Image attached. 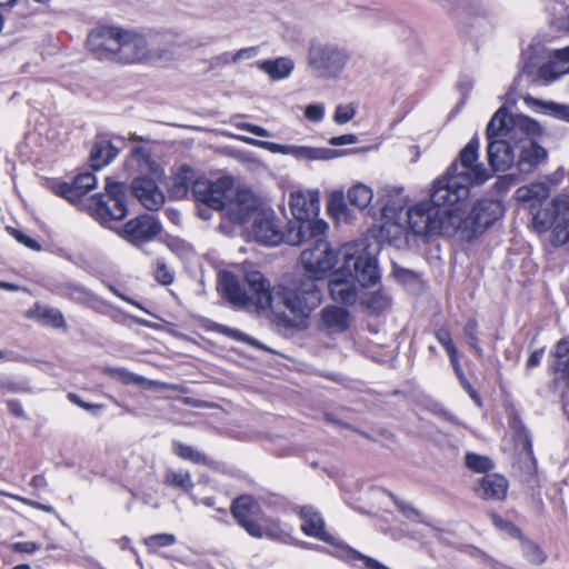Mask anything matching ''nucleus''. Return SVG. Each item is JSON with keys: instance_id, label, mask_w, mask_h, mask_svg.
Instances as JSON below:
<instances>
[{"instance_id": "1", "label": "nucleus", "mask_w": 569, "mask_h": 569, "mask_svg": "<svg viewBox=\"0 0 569 569\" xmlns=\"http://www.w3.org/2000/svg\"><path fill=\"white\" fill-rule=\"evenodd\" d=\"M306 273L270 287L269 280L260 271L248 272L243 283L232 272L226 271L219 277V286L229 301L242 306L253 303L261 309L269 308L278 326L305 330L312 312L323 300L318 284L323 278Z\"/></svg>"}, {"instance_id": "2", "label": "nucleus", "mask_w": 569, "mask_h": 569, "mask_svg": "<svg viewBox=\"0 0 569 569\" xmlns=\"http://www.w3.org/2000/svg\"><path fill=\"white\" fill-rule=\"evenodd\" d=\"M289 204L296 219L288 222L289 244L300 246L310 242L311 247L301 252L300 262L306 272L316 278H325L337 263V252L326 240L328 223L315 219L319 209L318 200L296 192L291 193Z\"/></svg>"}, {"instance_id": "3", "label": "nucleus", "mask_w": 569, "mask_h": 569, "mask_svg": "<svg viewBox=\"0 0 569 569\" xmlns=\"http://www.w3.org/2000/svg\"><path fill=\"white\" fill-rule=\"evenodd\" d=\"M455 189H442L436 192L439 204H450L452 212L449 221L455 229V236L471 242L483 234L490 227L505 216V204L501 199L482 197L470 203V180L462 178L456 182Z\"/></svg>"}, {"instance_id": "4", "label": "nucleus", "mask_w": 569, "mask_h": 569, "mask_svg": "<svg viewBox=\"0 0 569 569\" xmlns=\"http://www.w3.org/2000/svg\"><path fill=\"white\" fill-rule=\"evenodd\" d=\"M86 48L97 60L121 64L137 63L150 56L143 33L110 23H98L91 28Z\"/></svg>"}, {"instance_id": "5", "label": "nucleus", "mask_w": 569, "mask_h": 569, "mask_svg": "<svg viewBox=\"0 0 569 569\" xmlns=\"http://www.w3.org/2000/svg\"><path fill=\"white\" fill-rule=\"evenodd\" d=\"M301 520L300 530L333 547V556L356 569H390L380 561L361 553L326 530L322 515L313 506L306 505L296 511Z\"/></svg>"}, {"instance_id": "6", "label": "nucleus", "mask_w": 569, "mask_h": 569, "mask_svg": "<svg viewBox=\"0 0 569 569\" xmlns=\"http://www.w3.org/2000/svg\"><path fill=\"white\" fill-rule=\"evenodd\" d=\"M445 180H435L431 188L430 200L420 201L411 206L407 211V224L412 234L423 238L433 236L455 237V229L449 221L452 207L439 204L435 198L436 192L442 189L451 190L443 183Z\"/></svg>"}, {"instance_id": "7", "label": "nucleus", "mask_w": 569, "mask_h": 569, "mask_svg": "<svg viewBox=\"0 0 569 569\" xmlns=\"http://www.w3.org/2000/svg\"><path fill=\"white\" fill-rule=\"evenodd\" d=\"M479 151V139L472 137L469 142L459 152L458 158L448 167L446 172L436 180H445L451 189H455L456 182H462V178L470 180V188L476 184H482L490 178V173L482 164L477 163Z\"/></svg>"}, {"instance_id": "8", "label": "nucleus", "mask_w": 569, "mask_h": 569, "mask_svg": "<svg viewBox=\"0 0 569 569\" xmlns=\"http://www.w3.org/2000/svg\"><path fill=\"white\" fill-rule=\"evenodd\" d=\"M507 110L503 107L499 108L490 119L486 129L487 139L489 140L487 148L488 161L495 171H505L515 163V140L507 141L495 139L507 129Z\"/></svg>"}, {"instance_id": "9", "label": "nucleus", "mask_w": 569, "mask_h": 569, "mask_svg": "<svg viewBox=\"0 0 569 569\" xmlns=\"http://www.w3.org/2000/svg\"><path fill=\"white\" fill-rule=\"evenodd\" d=\"M91 210L101 224L124 219L128 214L126 186L107 181L106 193L93 199Z\"/></svg>"}, {"instance_id": "10", "label": "nucleus", "mask_w": 569, "mask_h": 569, "mask_svg": "<svg viewBox=\"0 0 569 569\" xmlns=\"http://www.w3.org/2000/svg\"><path fill=\"white\" fill-rule=\"evenodd\" d=\"M308 60L321 77H336L343 69L348 54L337 46L317 43L310 47Z\"/></svg>"}, {"instance_id": "11", "label": "nucleus", "mask_w": 569, "mask_h": 569, "mask_svg": "<svg viewBox=\"0 0 569 569\" xmlns=\"http://www.w3.org/2000/svg\"><path fill=\"white\" fill-rule=\"evenodd\" d=\"M97 178L92 172L78 173L71 181L61 178H48L46 187L53 194L63 198L70 202H77L89 191L94 189Z\"/></svg>"}, {"instance_id": "12", "label": "nucleus", "mask_w": 569, "mask_h": 569, "mask_svg": "<svg viewBox=\"0 0 569 569\" xmlns=\"http://www.w3.org/2000/svg\"><path fill=\"white\" fill-rule=\"evenodd\" d=\"M230 513L236 523L249 536L257 532L263 510L258 499L249 493H242L232 499Z\"/></svg>"}, {"instance_id": "13", "label": "nucleus", "mask_w": 569, "mask_h": 569, "mask_svg": "<svg viewBox=\"0 0 569 569\" xmlns=\"http://www.w3.org/2000/svg\"><path fill=\"white\" fill-rule=\"evenodd\" d=\"M161 229L156 217L143 213L128 220L119 230V234L131 244L140 247L157 237Z\"/></svg>"}, {"instance_id": "14", "label": "nucleus", "mask_w": 569, "mask_h": 569, "mask_svg": "<svg viewBox=\"0 0 569 569\" xmlns=\"http://www.w3.org/2000/svg\"><path fill=\"white\" fill-rule=\"evenodd\" d=\"M257 211L258 200L256 196L249 190L240 189L233 198H228L224 216L233 224H244Z\"/></svg>"}, {"instance_id": "15", "label": "nucleus", "mask_w": 569, "mask_h": 569, "mask_svg": "<svg viewBox=\"0 0 569 569\" xmlns=\"http://www.w3.org/2000/svg\"><path fill=\"white\" fill-rule=\"evenodd\" d=\"M252 236L254 240L259 243L266 246H278L281 242L288 241V226L286 230L282 231L279 224V220L273 216H267L263 212H258V214L253 219Z\"/></svg>"}, {"instance_id": "16", "label": "nucleus", "mask_w": 569, "mask_h": 569, "mask_svg": "<svg viewBox=\"0 0 569 569\" xmlns=\"http://www.w3.org/2000/svg\"><path fill=\"white\" fill-rule=\"evenodd\" d=\"M345 267L349 278L357 280L362 287H370L378 282L380 276L377 260L370 256L345 254Z\"/></svg>"}, {"instance_id": "17", "label": "nucleus", "mask_w": 569, "mask_h": 569, "mask_svg": "<svg viewBox=\"0 0 569 569\" xmlns=\"http://www.w3.org/2000/svg\"><path fill=\"white\" fill-rule=\"evenodd\" d=\"M156 174H142L136 177L131 182L133 196L148 210H158L164 203V196L156 183Z\"/></svg>"}, {"instance_id": "18", "label": "nucleus", "mask_w": 569, "mask_h": 569, "mask_svg": "<svg viewBox=\"0 0 569 569\" xmlns=\"http://www.w3.org/2000/svg\"><path fill=\"white\" fill-rule=\"evenodd\" d=\"M192 197L196 202H201L217 211H224L228 200L227 190L221 184L204 179L194 181Z\"/></svg>"}, {"instance_id": "19", "label": "nucleus", "mask_w": 569, "mask_h": 569, "mask_svg": "<svg viewBox=\"0 0 569 569\" xmlns=\"http://www.w3.org/2000/svg\"><path fill=\"white\" fill-rule=\"evenodd\" d=\"M515 147L516 150H519L516 166L521 173L532 172L547 159V150L536 140L517 139L515 141Z\"/></svg>"}, {"instance_id": "20", "label": "nucleus", "mask_w": 569, "mask_h": 569, "mask_svg": "<svg viewBox=\"0 0 569 569\" xmlns=\"http://www.w3.org/2000/svg\"><path fill=\"white\" fill-rule=\"evenodd\" d=\"M329 292L336 302L353 306L358 298V290L352 278L348 277L345 267L336 270L329 281Z\"/></svg>"}, {"instance_id": "21", "label": "nucleus", "mask_w": 569, "mask_h": 569, "mask_svg": "<svg viewBox=\"0 0 569 569\" xmlns=\"http://www.w3.org/2000/svg\"><path fill=\"white\" fill-rule=\"evenodd\" d=\"M24 317L28 320L36 321L42 327H49L56 330H68V325L64 315L58 308L42 305L41 302H34L24 312Z\"/></svg>"}, {"instance_id": "22", "label": "nucleus", "mask_w": 569, "mask_h": 569, "mask_svg": "<svg viewBox=\"0 0 569 569\" xmlns=\"http://www.w3.org/2000/svg\"><path fill=\"white\" fill-rule=\"evenodd\" d=\"M509 489L508 479L499 473H487L478 481L476 492L485 500H505Z\"/></svg>"}, {"instance_id": "23", "label": "nucleus", "mask_w": 569, "mask_h": 569, "mask_svg": "<svg viewBox=\"0 0 569 569\" xmlns=\"http://www.w3.org/2000/svg\"><path fill=\"white\" fill-rule=\"evenodd\" d=\"M250 537L256 539L268 538L273 541L287 542L291 538L292 528L279 518L262 515L258 522V530Z\"/></svg>"}, {"instance_id": "24", "label": "nucleus", "mask_w": 569, "mask_h": 569, "mask_svg": "<svg viewBox=\"0 0 569 569\" xmlns=\"http://www.w3.org/2000/svg\"><path fill=\"white\" fill-rule=\"evenodd\" d=\"M351 319L350 311L338 306H327L320 312L321 325L330 333L347 331L350 328Z\"/></svg>"}, {"instance_id": "25", "label": "nucleus", "mask_w": 569, "mask_h": 569, "mask_svg": "<svg viewBox=\"0 0 569 569\" xmlns=\"http://www.w3.org/2000/svg\"><path fill=\"white\" fill-rule=\"evenodd\" d=\"M539 72L542 78L550 81L569 73V46L556 50L548 63L540 67Z\"/></svg>"}, {"instance_id": "26", "label": "nucleus", "mask_w": 569, "mask_h": 569, "mask_svg": "<svg viewBox=\"0 0 569 569\" xmlns=\"http://www.w3.org/2000/svg\"><path fill=\"white\" fill-rule=\"evenodd\" d=\"M197 180L194 179V171L189 166H181L171 177V183L169 184L171 198L177 200L187 198Z\"/></svg>"}, {"instance_id": "27", "label": "nucleus", "mask_w": 569, "mask_h": 569, "mask_svg": "<svg viewBox=\"0 0 569 569\" xmlns=\"http://www.w3.org/2000/svg\"><path fill=\"white\" fill-rule=\"evenodd\" d=\"M119 149L109 139H98L90 150V163L94 170L108 166L117 156Z\"/></svg>"}, {"instance_id": "28", "label": "nucleus", "mask_w": 569, "mask_h": 569, "mask_svg": "<svg viewBox=\"0 0 569 569\" xmlns=\"http://www.w3.org/2000/svg\"><path fill=\"white\" fill-rule=\"evenodd\" d=\"M447 355L449 357L450 365L453 369V372H455L461 388L465 390V392L470 397V399L473 401V403L478 408H482L483 407L482 398H481L480 393L476 390V388L471 385V382L468 380V378L466 377V373L460 363L458 349L455 348L452 350H449V351H447Z\"/></svg>"}, {"instance_id": "29", "label": "nucleus", "mask_w": 569, "mask_h": 569, "mask_svg": "<svg viewBox=\"0 0 569 569\" xmlns=\"http://www.w3.org/2000/svg\"><path fill=\"white\" fill-rule=\"evenodd\" d=\"M172 452L180 459L190 461L194 465L206 466L211 469L217 468V461L209 458L207 455L199 451L197 448L183 443L181 441L172 442Z\"/></svg>"}, {"instance_id": "30", "label": "nucleus", "mask_w": 569, "mask_h": 569, "mask_svg": "<svg viewBox=\"0 0 569 569\" xmlns=\"http://www.w3.org/2000/svg\"><path fill=\"white\" fill-rule=\"evenodd\" d=\"M162 482L166 487L186 495L194 488L190 471L183 469H167Z\"/></svg>"}, {"instance_id": "31", "label": "nucleus", "mask_w": 569, "mask_h": 569, "mask_svg": "<svg viewBox=\"0 0 569 569\" xmlns=\"http://www.w3.org/2000/svg\"><path fill=\"white\" fill-rule=\"evenodd\" d=\"M129 161L142 174H157L159 166L153 160L151 151L143 146H133L130 150Z\"/></svg>"}, {"instance_id": "32", "label": "nucleus", "mask_w": 569, "mask_h": 569, "mask_svg": "<svg viewBox=\"0 0 569 569\" xmlns=\"http://www.w3.org/2000/svg\"><path fill=\"white\" fill-rule=\"evenodd\" d=\"M327 212L332 219L337 221H347L351 217L348 203L346 201V196L342 190H335L329 194L327 201Z\"/></svg>"}, {"instance_id": "33", "label": "nucleus", "mask_w": 569, "mask_h": 569, "mask_svg": "<svg viewBox=\"0 0 569 569\" xmlns=\"http://www.w3.org/2000/svg\"><path fill=\"white\" fill-rule=\"evenodd\" d=\"M541 134V127L539 123L529 118L523 117L519 119L515 126L509 130V138L510 140H517V139H532L535 140L536 137Z\"/></svg>"}, {"instance_id": "34", "label": "nucleus", "mask_w": 569, "mask_h": 569, "mask_svg": "<svg viewBox=\"0 0 569 569\" xmlns=\"http://www.w3.org/2000/svg\"><path fill=\"white\" fill-rule=\"evenodd\" d=\"M372 190L362 183L352 186L347 193L349 204L358 210L366 209L372 201Z\"/></svg>"}, {"instance_id": "35", "label": "nucleus", "mask_w": 569, "mask_h": 569, "mask_svg": "<svg viewBox=\"0 0 569 569\" xmlns=\"http://www.w3.org/2000/svg\"><path fill=\"white\" fill-rule=\"evenodd\" d=\"M292 63L288 59L279 58L276 60H264L260 63V69L271 79H283L292 71Z\"/></svg>"}, {"instance_id": "36", "label": "nucleus", "mask_w": 569, "mask_h": 569, "mask_svg": "<svg viewBox=\"0 0 569 569\" xmlns=\"http://www.w3.org/2000/svg\"><path fill=\"white\" fill-rule=\"evenodd\" d=\"M489 518L491 520L492 526L499 530L506 532L509 537L521 541L525 539V535L522 530L512 521L505 519L499 513L491 511L489 512Z\"/></svg>"}, {"instance_id": "37", "label": "nucleus", "mask_w": 569, "mask_h": 569, "mask_svg": "<svg viewBox=\"0 0 569 569\" xmlns=\"http://www.w3.org/2000/svg\"><path fill=\"white\" fill-rule=\"evenodd\" d=\"M465 465L469 470L485 475L489 473L495 467L489 457L476 452H467L465 455Z\"/></svg>"}, {"instance_id": "38", "label": "nucleus", "mask_w": 569, "mask_h": 569, "mask_svg": "<svg viewBox=\"0 0 569 569\" xmlns=\"http://www.w3.org/2000/svg\"><path fill=\"white\" fill-rule=\"evenodd\" d=\"M104 372L113 378L120 381L123 385H136V386H147L148 380L143 378L142 376L136 375L124 368H112L108 367L104 369Z\"/></svg>"}, {"instance_id": "39", "label": "nucleus", "mask_w": 569, "mask_h": 569, "mask_svg": "<svg viewBox=\"0 0 569 569\" xmlns=\"http://www.w3.org/2000/svg\"><path fill=\"white\" fill-rule=\"evenodd\" d=\"M523 557L532 565L540 566L546 562L547 555L535 541L525 537L521 541Z\"/></svg>"}, {"instance_id": "40", "label": "nucleus", "mask_w": 569, "mask_h": 569, "mask_svg": "<svg viewBox=\"0 0 569 569\" xmlns=\"http://www.w3.org/2000/svg\"><path fill=\"white\" fill-rule=\"evenodd\" d=\"M177 541L176 536L172 533H156L146 537L142 543L149 553H157L161 548L170 547Z\"/></svg>"}, {"instance_id": "41", "label": "nucleus", "mask_w": 569, "mask_h": 569, "mask_svg": "<svg viewBox=\"0 0 569 569\" xmlns=\"http://www.w3.org/2000/svg\"><path fill=\"white\" fill-rule=\"evenodd\" d=\"M535 224L540 226L541 230L552 229L553 242L558 244H566L569 242V228L568 223H556L553 221L549 223L540 222L538 216L533 218Z\"/></svg>"}, {"instance_id": "42", "label": "nucleus", "mask_w": 569, "mask_h": 569, "mask_svg": "<svg viewBox=\"0 0 569 569\" xmlns=\"http://www.w3.org/2000/svg\"><path fill=\"white\" fill-rule=\"evenodd\" d=\"M152 274L157 283L161 286H170L174 281V272L171 270L164 258H157L153 267Z\"/></svg>"}, {"instance_id": "43", "label": "nucleus", "mask_w": 569, "mask_h": 569, "mask_svg": "<svg viewBox=\"0 0 569 569\" xmlns=\"http://www.w3.org/2000/svg\"><path fill=\"white\" fill-rule=\"evenodd\" d=\"M363 306L372 315H380L390 306V299L381 290H378L367 297Z\"/></svg>"}, {"instance_id": "44", "label": "nucleus", "mask_w": 569, "mask_h": 569, "mask_svg": "<svg viewBox=\"0 0 569 569\" xmlns=\"http://www.w3.org/2000/svg\"><path fill=\"white\" fill-rule=\"evenodd\" d=\"M463 336L469 347L476 352L478 357L482 356V348L478 337V321L476 318L469 319L463 327Z\"/></svg>"}, {"instance_id": "45", "label": "nucleus", "mask_w": 569, "mask_h": 569, "mask_svg": "<svg viewBox=\"0 0 569 569\" xmlns=\"http://www.w3.org/2000/svg\"><path fill=\"white\" fill-rule=\"evenodd\" d=\"M516 180L517 179L515 174L499 176L492 186L493 194L501 198L505 197L510 188L515 184Z\"/></svg>"}, {"instance_id": "46", "label": "nucleus", "mask_w": 569, "mask_h": 569, "mask_svg": "<svg viewBox=\"0 0 569 569\" xmlns=\"http://www.w3.org/2000/svg\"><path fill=\"white\" fill-rule=\"evenodd\" d=\"M67 398L73 405H76L91 413H94V415L98 413L103 408V405L91 403V402H87V401L82 400V398L74 392H69Z\"/></svg>"}, {"instance_id": "47", "label": "nucleus", "mask_w": 569, "mask_h": 569, "mask_svg": "<svg viewBox=\"0 0 569 569\" xmlns=\"http://www.w3.org/2000/svg\"><path fill=\"white\" fill-rule=\"evenodd\" d=\"M355 113H356V110L353 107L339 104L336 108V111L333 114V120L339 124H343V123H347L348 121H350L355 117Z\"/></svg>"}, {"instance_id": "48", "label": "nucleus", "mask_w": 569, "mask_h": 569, "mask_svg": "<svg viewBox=\"0 0 569 569\" xmlns=\"http://www.w3.org/2000/svg\"><path fill=\"white\" fill-rule=\"evenodd\" d=\"M433 335L437 341L443 347L446 352L456 348L451 338V332L447 327L443 326L437 329Z\"/></svg>"}, {"instance_id": "49", "label": "nucleus", "mask_w": 569, "mask_h": 569, "mask_svg": "<svg viewBox=\"0 0 569 569\" xmlns=\"http://www.w3.org/2000/svg\"><path fill=\"white\" fill-rule=\"evenodd\" d=\"M270 147L269 149L271 151H278V152H281L283 154H287L289 152H292L295 154H298V151H296L293 147H290V146H284V144H278V143H268ZM313 149L311 148H306V147H301L299 148V154H303L308 158H312L313 157Z\"/></svg>"}, {"instance_id": "50", "label": "nucleus", "mask_w": 569, "mask_h": 569, "mask_svg": "<svg viewBox=\"0 0 569 569\" xmlns=\"http://www.w3.org/2000/svg\"><path fill=\"white\" fill-rule=\"evenodd\" d=\"M508 423L509 427L515 431L517 438L522 435L529 433L528 430L526 429L525 423L522 422L519 412L516 409L511 410Z\"/></svg>"}, {"instance_id": "51", "label": "nucleus", "mask_w": 569, "mask_h": 569, "mask_svg": "<svg viewBox=\"0 0 569 569\" xmlns=\"http://www.w3.org/2000/svg\"><path fill=\"white\" fill-rule=\"evenodd\" d=\"M323 417H325V420L327 422H330V423H333V425L339 426L341 428L349 429V430H352L355 432H358L360 436H362V437H365L367 439H372L369 433L355 428L350 423L343 422L342 420L337 418L336 415L332 413V412H325Z\"/></svg>"}, {"instance_id": "52", "label": "nucleus", "mask_w": 569, "mask_h": 569, "mask_svg": "<svg viewBox=\"0 0 569 569\" xmlns=\"http://www.w3.org/2000/svg\"><path fill=\"white\" fill-rule=\"evenodd\" d=\"M40 549V545L34 541H19L11 546V550L18 553H34Z\"/></svg>"}, {"instance_id": "53", "label": "nucleus", "mask_w": 569, "mask_h": 569, "mask_svg": "<svg viewBox=\"0 0 569 569\" xmlns=\"http://www.w3.org/2000/svg\"><path fill=\"white\" fill-rule=\"evenodd\" d=\"M166 246L170 251L178 256H182L187 252L189 246L188 243L180 238H170L166 241Z\"/></svg>"}, {"instance_id": "54", "label": "nucleus", "mask_w": 569, "mask_h": 569, "mask_svg": "<svg viewBox=\"0 0 569 569\" xmlns=\"http://www.w3.org/2000/svg\"><path fill=\"white\" fill-rule=\"evenodd\" d=\"M8 412L16 418L26 419L27 415L22 403L18 399H9L6 401Z\"/></svg>"}, {"instance_id": "55", "label": "nucleus", "mask_w": 569, "mask_h": 569, "mask_svg": "<svg viewBox=\"0 0 569 569\" xmlns=\"http://www.w3.org/2000/svg\"><path fill=\"white\" fill-rule=\"evenodd\" d=\"M325 110L320 104H309L305 110V116L310 121H320L323 118Z\"/></svg>"}, {"instance_id": "56", "label": "nucleus", "mask_w": 569, "mask_h": 569, "mask_svg": "<svg viewBox=\"0 0 569 569\" xmlns=\"http://www.w3.org/2000/svg\"><path fill=\"white\" fill-rule=\"evenodd\" d=\"M0 389L11 393H28L30 388L26 385L14 381H7L0 385Z\"/></svg>"}, {"instance_id": "57", "label": "nucleus", "mask_w": 569, "mask_h": 569, "mask_svg": "<svg viewBox=\"0 0 569 569\" xmlns=\"http://www.w3.org/2000/svg\"><path fill=\"white\" fill-rule=\"evenodd\" d=\"M543 355H545V348L533 350L527 359V362H526L527 370H531V369L538 367L541 363Z\"/></svg>"}, {"instance_id": "58", "label": "nucleus", "mask_w": 569, "mask_h": 569, "mask_svg": "<svg viewBox=\"0 0 569 569\" xmlns=\"http://www.w3.org/2000/svg\"><path fill=\"white\" fill-rule=\"evenodd\" d=\"M553 370L560 373V378L569 387V358L566 360H558L553 366Z\"/></svg>"}, {"instance_id": "59", "label": "nucleus", "mask_w": 569, "mask_h": 569, "mask_svg": "<svg viewBox=\"0 0 569 569\" xmlns=\"http://www.w3.org/2000/svg\"><path fill=\"white\" fill-rule=\"evenodd\" d=\"M550 111H551V114L553 117H556L557 119L569 122V107L568 106L551 103Z\"/></svg>"}, {"instance_id": "60", "label": "nucleus", "mask_w": 569, "mask_h": 569, "mask_svg": "<svg viewBox=\"0 0 569 569\" xmlns=\"http://www.w3.org/2000/svg\"><path fill=\"white\" fill-rule=\"evenodd\" d=\"M357 141V137L355 134H341L338 137H333L330 139V144L332 146H345V144H352Z\"/></svg>"}, {"instance_id": "61", "label": "nucleus", "mask_w": 569, "mask_h": 569, "mask_svg": "<svg viewBox=\"0 0 569 569\" xmlns=\"http://www.w3.org/2000/svg\"><path fill=\"white\" fill-rule=\"evenodd\" d=\"M569 353V342L561 339L557 342L553 356L561 360Z\"/></svg>"}, {"instance_id": "62", "label": "nucleus", "mask_w": 569, "mask_h": 569, "mask_svg": "<svg viewBox=\"0 0 569 569\" xmlns=\"http://www.w3.org/2000/svg\"><path fill=\"white\" fill-rule=\"evenodd\" d=\"M518 440L521 443L522 450L526 452L528 457L533 456V448H532V441L529 433L522 435L518 437Z\"/></svg>"}, {"instance_id": "63", "label": "nucleus", "mask_w": 569, "mask_h": 569, "mask_svg": "<svg viewBox=\"0 0 569 569\" xmlns=\"http://www.w3.org/2000/svg\"><path fill=\"white\" fill-rule=\"evenodd\" d=\"M199 503L206 506V507H209V508H213L216 509L219 513H221L222 516H227V509L223 508V507H217L216 506V500L213 497H204V498H201L199 500Z\"/></svg>"}, {"instance_id": "64", "label": "nucleus", "mask_w": 569, "mask_h": 569, "mask_svg": "<svg viewBox=\"0 0 569 569\" xmlns=\"http://www.w3.org/2000/svg\"><path fill=\"white\" fill-rule=\"evenodd\" d=\"M20 243L33 251H40L42 249L41 243L28 234H24Z\"/></svg>"}]
</instances>
